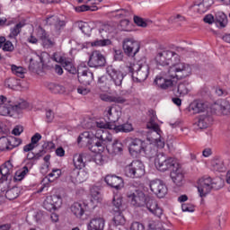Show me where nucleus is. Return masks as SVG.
Masks as SVG:
<instances>
[{"mask_svg": "<svg viewBox=\"0 0 230 230\" xmlns=\"http://www.w3.org/2000/svg\"><path fill=\"white\" fill-rule=\"evenodd\" d=\"M173 58L179 61V56L172 50H161L156 54L155 59L158 66H171L166 73V78L158 76L155 79V84L160 89H170L177 84V80L191 75V66L186 63H174Z\"/></svg>", "mask_w": 230, "mask_h": 230, "instance_id": "nucleus-1", "label": "nucleus"}, {"mask_svg": "<svg viewBox=\"0 0 230 230\" xmlns=\"http://www.w3.org/2000/svg\"><path fill=\"white\" fill-rule=\"evenodd\" d=\"M127 196L128 199L131 200L132 206L136 208H143L146 206L148 211L155 215V217H158V218L163 215V208L159 207L157 201L145 195V192L136 190L135 192L128 193Z\"/></svg>", "mask_w": 230, "mask_h": 230, "instance_id": "nucleus-2", "label": "nucleus"}, {"mask_svg": "<svg viewBox=\"0 0 230 230\" xmlns=\"http://www.w3.org/2000/svg\"><path fill=\"white\" fill-rule=\"evenodd\" d=\"M128 144V151L131 155H137L141 152L145 153L149 157H154L157 154V150L152 148V145L146 146V143L138 137H130Z\"/></svg>", "mask_w": 230, "mask_h": 230, "instance_id": "nucleus-3", "label": "nucleus"}, {"mask_svg": "<svg viewBox=\"0 0 230 230\" xmlns=\"http://www.w3.org/2000/svg\"><path fill=\"white\" fill-rule=\"evenodd\" d=\"M155 164L159 172H168V170H172V172L177 168V166H179L175 158L167 157L164 154L157 155L155 159Z\"/></svg>", "mask_w": 230, "mask_h": 230, "instance_id": "nucleus-4", "label": "nucleus"}, {"mask_svg": "<svg viewBox=\"0 0 230 230\" xmlns=\"http://www.w3.org/2000/svg\"><path fill=\"white\" fill-rule=\"evenodd\" d=\"M114 31V27L111 24H104L99 28V35L101 39H97L92 42V46L96 48H103L105 46H111L112 41L109 39V35Z\"/></svg>", "mask_w": 230, "mask_h": 230, "instance_id": "nucleus-5", "label": "nucleus"}, {"mask_svg": "<svg viewBox=\"0 0 230 230\" xmlns=\"http://www.w3.org/2000/svg\"><path fill=\"white\" fill-rule=\"evenodd\" d=\"M124 173L129 179H139L145 175V164L140 160H134L125 166Z\"/></svg>", "mask_w": 230, "mask_h": 230, "instance_id": "nucleus-6", "label": "nucleus"}, {"mask_svg": "<svg viewBox=\"0 0 230 230\" xmlns=\"http://www.w3.org/2000/svg\"><path fill=\"white\" fill-rule=\"evenodd\" d=\"M23 109H28V102L22 101L19 103H13L8 101L7 103L0 105V116H13V112H21Z\"/></svg>", "mask_w": 230, "mask_h": 230, "instance_id": "nucleus-7", "label": "nucleus"}, {"mask_svg": "<svg viewBox=\"0 0 230 230\" xmlns=\"http://www.w3.org/2000/svg\"><path fill=\"white\" fill-rule=\"evenodd\" d=\"M105 134V130L97 129L94 137L88 141L89 150L93 154H102L105 150V146L102 144V136Z\"/></svg>", "mask_w": 230, "mask_h": 230, "instance_id": "nucleus-8", "label": "nucleus"}, {"mask_svg": "<svg viewBox=\"0 0 230 230\" xmlns=\"http://www.w3.org/2000/svg\"><path fill=\"white\" fill-rule=\"evenodd\" d=\"M128 71L137 82H145L148 78V66H146L134 64L128 66Z\"/></svg>", "mask_w": 230, "mask_h": 230, "instance_id": "nucleus-9", "label": "nucleus"}, {"mask_svg": "<svg viewBox=\"0 0 230 230\" xmlns=\"http://www.w3.org/2000/svg\"><path fill=\"white\" fill-rule=\"evenodd\" d=\"M122 48L128 57H136L139 53V49H141L138 41L134 40V38L124 39Z\"/></svg>", "mask_w": 230, "mask_h": 230, "instance_id": "nucleus-10", "label": "nucleus"}, {"mask_svg": "<svg viewBox=\"0 0 230 230\" xmlns=\"http://www.w3.org/2000/svg\"><path fill=\"white\" fill-rule=\"evenodd\" d=\"M149 188L158 199H164L166 193H168V187L163 180L155 179L150 181Z\"/></svg>", "mask_w": 230, "mask_h": 230, "instance_id": "nucleus-11", "label": "nucleus"}, {"mask_svg": "<svg viewBox=\"0 0 230 230\" xmlns=\"http://www.w3.org/2000/svg\"><path fill=\"white\" fill-rule=\"evenodd\" d=\"M62 206V196L60 195H52L48 196L43 202V208L47 211H55Z\"/></svg>", "mask_w": 230, "mask_h": 230, "instance_id": "nucleus-12", "label": "nucleus"}, {"mask_svg": "<svg viewBox=\"0 0 230 230\" xmlns=\"http://www.w3.org/2000/svg\"><path fill=\"white\" fill-rule=\"evenodd\" d=\"M212 190L213 189L211 185V177L204 176L199 180L198 191L201 199H204V197H206V195L210 193Z\"/></svg>", "mask_w": 230, "mask_h": 230, "instance_id": "nucleus-13", "label": "nucleus"}, {"mask_svg": "<svg viewBox=\"0 0 230 230\" xmlns=\"http://www.w3.org/2000/svg\"><path fill=\"white\" fill-rule=\"evenodd\" d=\"M105 57H103V54L95 50L89 58L88 66L90 67H103V66H105Z\"/></svg>", "mask_w": 230, "mask_h": 230, "instance_id": "nucleus-14", "label": "nucleus"}, {"mask_svg": "<svg viewBox=\"0 0 230 230\" xmlns=\"http://www.w3.org/2000/svg\"><path fill=\"white\" fill-rule=\"evenodd\" d=\"M104 181L108 186L115 190H121L125 186L123 178L116 176V174H108L105 176Z\"/></svg>", "mask_w": 230, "mask_h": 230, "instance_id": "nucleus-15", "label": "nucleus"}, {"mask_svg": "<svg viewBox=\"0 0 230 230\" xmlns=\"http://www.w3.org/2000/svg\"><path fill=\"white\" fill-rule=\"evenodd\" d=\"M106 71L109 76L111 78L112 82H114L115 85L119 87V85L123 84V78H125V75H123V73L116 70L113 66H108L106 68Z\"/></svg>", "mask_w": 230, "mask_h": 230, "instance_id": "nucleus-16", "label": "nucleus"}, {"mask_svg": "<svg viewBox=\"0 0 230 230\" xmlns=\"http://www.w3.org/2000/svg\"><path fill=\"white\" fill-rule=\"evenodd\" d=\"M77 78L80 84H83V85H91V83L94 82V75L89 69L78 72Z\"/></svg>", "mask_w": 230, "mask_h": 230, "instance_id": "nucleus-17", "label": "nucleus"}, {"mask_svg": "<svg viewBox=\"0 0 230 230\" xmlns=\"http://www.w3.org/2000/svg\"><path fill=\"white\" fill-rule=\"evenodd\" d=\"M104 116L107 119L108 123H113V125H116V122L119 121L121 116V111L113 109L112 107H108L104 111Z\"/></svg>", "mask_w": 230, "mask_h": 230, "instance_id": "nucleus-18", "label": "nucleus"}, {"mask_svg": "<svg viewBox=\"0 0 230 230\" xmlns=\"http://www.w3.org/2000/svg\"><path fill=\"white\" fill-rule=\"evenodd\" d=\"M88 230H103L105 229V219L102 217H96L90 220L87 225Z\"/></svg>", "mask_w": 230, "mask_h": 230, "instance_id": "nucleus-19", "label": "nucleus"}, {"mask_svg": "<svg viewBox=\"0 0 230 230\" xmlns=\"http://www.w3.org/2000/svg\"><path fill=\"white\" fill-rule=\"evenodd\" d=\"M47 23L49 24V26H54L56 31H62V30H64V28H66V21L64 20H60V18L57 17V16H50L49 18H47Z\"/></svg>", "mask_w": 230, "mask_h": 230, "instance_id": "nucleus-20", "label": "nucleus"}, {"mask_svg": "<svg viewBox=\"0 0 230 230\" xmlns=\"http://www.w3.org/2000/svg\"><path fill=\"white\" fill-rule=\"evenodd\" d=\"M190 111H192L193 114L204 112L208 111V103H206L204 101L196 100L190 103Z\"/></svg>", "mask_w": 230, "mask_h": 230, "instance_id": "nucleus-21", "label": "nucleus"}, {"mask_svg": "<svg viewBox=\"0 0 230 230\" xmlns=\"http://www.w3.org/2000/svg\"><path fill=\"white\" fill-rule=\"evenodd\" d=\"M0 173L3 181H8V177L13 173L12 161H7L0 166Z\"/></svg>", "mask_w": 230, "mask_h": 230, "instance_id": "nucleus-22", "label": "nucleus"}, {"mask_svg": "<svg viewBox=\"0 0 230 230\" xmlns=\"http://www.w3.org/2000/svg\"><path fill=\"white\" fill-rule=\"evenodd\" d=\"M171 179L178 187L182 186L184 173H182V170L179 169V166H176V168L171 172Z\"/></svg>", "mask_w": 230, "mask_h": 230, "instance_id": "nucleus-23", "label": "nucleus"}, {"mask_svg": "<svg viewBox=\"0 0 230 230\" xmlns=\"http://www.w3.org/2000/svg\"><path fill=\"white\" fill-rule=\"evenodd\" d=\"M73 215L76 217V218H82L84 217L85 210L87 209V206L85 203L75 202L70 208Z\"/></svg>", "mask_w": 230, "mask_h": 230, "instance_id": "nucleus-24", "label": "nucleus"}, {"mask_svg": "<svg viewBox=\"0 0 230 230\" xmlns=\"http://www.w3.org/2000/svg\"><path fill=\"white\" fill-rule=\"evenodd\" d=\"M72 179H75L77 182H85L89 179V172L85 170L74 169L71 172Z\"/></svg>", "mask_w": 230, "mask_h": 230, "instance_id": "nucleus-25", "label": "nucleus"}, {"mask_svg": "<svg viewBox=\"0 0 230 230\" xmlns=\"http://www.w3.org/2000/svg\"><path fill=\"white\" fill-rule=\"evenodd\" d=\"M146 128L152 132H155V134H157V136H161V134H163L161 128H159V124L155 123V114L154 111L151 113L149 121L146 124Z\"/></svg>", "mask_w": 230, "mask_h": 230, "instance_id": "nucleus-26", "label": "nucleus"}, {"mask_svg": "<svg viewBox=\"0 0 230 230\" xmlns=\"http://www.w3.org/2000/svg\"><path fill=\"white\" fill-rule=\"evenodd\" d=\"M113 130L116 134L119 132H124L125 134H128V132H133L134 127L132 126V123H124L121 125L118 124H113Z\"/></svg>", "mask_w": 230, "mask_h": 230, "instance_id": "nucleus-27", "label": "nucleus"}, {"mask_svg": "<svg viewBox=\"0 0 230 230\" xmlns=\"http://www.w3.org/2000/svg\"><path fill=\"white\" fill-rule=\"evenodd\" d=\"M213 123V117L211 115L203 114L199 115V120H198V127L199 128H208L209 125Z\"/></svg>", "mask_w": 230, "mask_h": 230, "instance_id": "nucleus-28", "label": "nucleus"}, {"mask_svg": "<svg viewBox=\"0 0 230 230\" xmlns=\"http://www.w3.org/2000/svg\"><path fill=\"white\" fill-rule=\"evenodd\" d=\"M214 22L217 28H226L227 26V15L222 12L217 13Z\"/></svg>", "mask_w": 230, "mask_h": 230, "instance_id": "nucleus-29", "label": "nucleus"}, {"mask_svg": "<svg viewBox=\"0 0 230 230\" xmlns=\"http://www.w3.org/2000/svg\"><path fill=\"white\" fill-rule=\"evenodd\" d=\"M85 155L80 154V155H75L73 158V163L75 170H82V168H85Z\"/></svg>", "mask_w": 230, "mask_h": 230, "instance_id": "nucleus-30", "label": "nucleus"}, {"mask_svg": "<svg viewBox=\"0 0 230 230\" xmlns=\"http://www.w3.org/2000/svg\"><path fill=\"white\" fill-rule=\"evenodd\" d=\"M208 1L209 0H199L194 3V6L198 7L197 8L198 13H206V12L209 10L212 4L211 3L208 4Z\"/></svg>", "mask_w": 230, "mask_h": 230, "instance_id": "nucleus-31", "label": "nucleus"}, {"mask_svg": "<svg viewBox=\"0 0 230 230\" xmlns=\"http://www.w3.org/2000/svg\"><path fill=\"white\" fill-rule=\"evenodd\" d=\"M75 27L78 28V30H81L82 33L87 37H91V31H93V28H91L89 23L85 22H75Z\"/></svg>", "mask_w": 230, "mask_h": 230, "instance_id": "nucleus-32", "label": "nucleus"}, {"mask_svg": "<svg viewBox=\"0 0 230 230\" xmlns=\"http://www.w3.org/2000/svg\"><path fill=\"white\" fill-rule=\"evenodd\" d=\"M19 195H21V188L15 186L7 190L5 192V198L8 200H15Z\"/></svg>", "mask_w": 230, "mask_h": 230, "instance_id": "nucleus-33", "label": "nucleus"}, {"mask_svg": "<svg viewBox=\"0 0 230 230\" xmlns=\"http://www.w3.org/2000/svg\"><path fill=\"white\" fill-rule=\"evenodd\" d=\"M4 85L8 89H13V91H17L19 87H21V81H19L16 78L11 77L5 80Z\"/></svg>", "mask_w": 230, "mask_h": 230, "instance_id": "nucleus-34", "label": "nucleus"}, {"mask_svg": "<svg viewBox=\"0 0 230 230\" xmlns=\"http://www.w3.org/2000/svg\"><path fill=\"white\" fill-rule=\"evenodd\" d=\"M177 93L180 96H186L190 93V83L188 81L180 83L177 86Z\"/></svg>", "mask_w": 230, "mask_h": 230, "instance_id": "nucleus-35", "label": "nucleus"}, {"mask_svg": "<svg viewBox=\"0 0 230 230\" xmlns=\"http://www.w3.org/2000/svg\"><path fill=\"white\" fill-rule=\"evenodd\" d=\"M40 40H41L44 48H51L55 43L49 39L48 32L46 31H41L40 35Z\"/></svg>", "mask_w": 230, "mask_h": 230, "instance_id": "nucleus-36", "label": "nucleus"}, {"mask_svg": "<svg viewBox=\"0 0 230 230\" xmlns=\"http://www.w3.org/2000/svg\"><path fill=\"white\" fill-rule=\"evenodd\" d=\"M25 25H26V23H24L23 22H20L15 26L11 28L9 39H15V37H17V35H19V33H21V30H22V28H24Z\"/></svg>", "mask_w": 230, "mask_h": 230, "instance_id": "nucleus-37", "label": "nucleus"}, {"mask_svg": "<svg viewBox=\"0 0 230 230\" xmlns=\"http://www.w3.org/2000/svg\"><path fill=\"white\" fill-rule=\"evenodd\" d=\"M48 89L54 94H62L63 93H66V88L63 85L57 84L55 83L49 84Z\"/></svg>", "mask_w": 230, "mask_h": 230, "instance_id": "nucleus-38", "label": "nucleus"}, {"mask_svg": "<svg viewBox=\"0 0 230 230\" xmlns=\"http://www.w3.org/2000/svg\"><path fill=\"white\" fill-rule=\"evenodd\" d=\"M112 204L114 212L125 211V205H123V199L121 197L113 198Z\"/></svg>", "mask_w": 230, "mask_h": 230, "instance_id": "nucleus-39", "label": "nucleus"}, {"mask_svg": "<svg viewBox=\"0 0 230 230\" xmlns=\"http://www.w3.org/2000/svg\"><path fill=\"white\" fill-rule=\"evenodd\" d=\"M103 100L105 102H110V103H125L127 102V99H125L123 96L119 95H115V96H111V95H104Z\"/></svg>", "mask_w": 230, "mask_h": 230, "instance_id": "nucleus-40", "label": "nucleus"}, {"mask_svg": "<svg viewBox=\"0 0 230 230\" xmlns=\"http://www.w3.org/2000/svg\"><path fill=\"white\" fill-rule=\"evenodd\" d=\"M61 66H63L64 69H66V71L70 73V75H76L77 73L76 67L73 66V63L71 61H67V59H65V61H63Z\"/></svg>", "mask_w": 230, "mask_h": 230, "instance_id": "nucleus-41", "label": "nucleus"}, {"mask_svg": "<svg viewBox=\"0 0 230 230\" xmlns=\"http://www.w3.org/2000/svg\"><path fill=\"white\" fill-rule=\"evenodd\" d=\"M113 222L115 226H123L125 224V216L122 211L114 212Z\"/></svg>", "mask_w": 230, "mask_h": 230, "instance_id": "nucleus-42", "label": "nucleus"}, {"mask_svg": "<svg viewBox=\"0 0 230 230\" xmlns=\"http://www.w3.org/2000/svg\"><path fill=\"white\" fill-rule=\"evenodd\" d=\"M93 139V137H91V132L89 131H84L77 138V143L80 145V143H88Z\"/></svg>", "mask_w": 230, "mask_h": 230, "instance_id": "nucleus-43", "label": "nucleus"}, {"mask_svg": "<svg viewBox=\"0 0 230 230\" xmlns=\"http://www.w3.org/2000/svg\"><path fill=\"white\" fill-rule=\"evenodd\" d=\"M212 190H221L224 188V180L220 177H217L214 180L211 179Z\"/></svg>", "mask_w": 230, "mask_h": 230, "instance_id": "nucleus-44", "label": "nucleus"}, {"mask_svg": "<svg viewBox=\"0 0 230 230\" xmlns=\"http://www.w3.org/2000/svg\"><path fill=\"white\" fill-rule=\"evenodd\" d=\"M0 150L1 152L10 151V142L7 137H0Z\"/></svg>", "mask_w": 230, "mask_h": 230, "instance_id": "nucleus-45", "label": "nucleus"}, {"mask_svg": "<svg viewBox=\"0 0 230 230\" xmlns=\"http://www.w3.org/2000/svg\"><path fill=\"white\" fill-rule=\"evenodd\" d=\"M133 20L135 24H137V26H139L140 28H146V26H148V22H150V21L145 20L137 15L134 16Z\"/></svg>", "mask_w": 230, "mask_h": 230, "instance_id": "nucleus-46", "label": "nucleus"}, {"mask_svg": "<svg viewBox=\"0 0 230 230\" xmlns=\"http://www.w3.org/2000/svg\"><path fill=\"white\" fill-rule=\"evenodd\" d=\"M96 10H98L97 6H89V5H80L75 7V12H77L78 13H81L82 12H96Z\"/></svg>", "mask_w": 230, "mask_h": 230, "instance_id": "nucleus-47", "label": "nucleus"}, {"mask_svg": "<svg viewBox=\"0 0 230 230\" xmlns=\"http://www.w3.org/2000/svg\"><path fill=\"white\" fill-rule=\"evenodd\" d=\"M11 70L13 73V75H16V76H20V78L24 77V68L22 66H17L15 65H12Z\"/></svg>", "mask_w": 230, "mask_h": 230, "instance_id": "nucleus-48", "label": "nucleus"}, {"mask_svg": "<svg viewBox=\"0 0 230 230\" xmlns=\"http://www.w3.org/2000/svg\"><path fill=\"white\" fill-rule=\"evenodd\" d=\"M42 65L39 62H33L32 60H31V63L29 65V69L30 71H31L32 73H40V71L42 70Z\"/></svg>", "mask_w": 230, "mask_h": 230, "instance_id": "nucleus-49", "label": "nucleus"}, {"mask_svg": "<svg viewBox=\"0 0 230 230\" xmlns=\"http://www.w3.org/2000/svg\"><path fill=\"white\" fill-rule=\"evenodd\" d=\"M215 109L216 111H220L221 114H226L230 109V105L225 102L221 104H215Z\"/></svg>", "mask_w": 230, "mask_h": 230, "instance_id": "nucleus-50", "label": "nucleus"}, {"mask_svg": "<svg viewBox=\"0 0 230 230\" xmlns=\"http://www.w3.org/2000/svg\"><path fill=\"white\" fill-rule=\"evenodd\" d=\"M62 175V171L60 169H53L51 172L49 173V182H53L55 179H58Z\"/></svg>", "mask_w": 230, "mask_h": 230, "instance_id": "nucleus-51", "label": "nucleus"}, {"mask_svg": "<svg viewBox=\"0 0 230 230\" xmlns=\"http://www.w3.org/2000/svg\"><path fill=\"white\" fill-rule=\"evenodd\" d=\"M9 139V146L11 150H13V148H17L22 143V140L21 138L11 137Z\"/></svg>", "mask_w": 230, "mask_h": 230, "instance_id": "nucleus-52", "label": "nucleus"}, {"mask_svg": "<svg viewBox=\"0 0 230 230\" xmlns=\"http://www.w3.org/2000/svg\"><path fill=\"white\" fill-rule=\"evenodd\" d=\"M2 49L3 51H8L9 53H12L13 51H14L15 47H13V43H12V41L5 40V42H4Z\"/></svg>", "mask_w": 230, "mask_h": 230, "instance_id": "nucleus-53", "label": "nucleus"}, {"mask_svg": "<svg viewBox=\"0 0 230 230\" xmlns=\"http://www.w3.org/2000/svg\"><path fill=\"white\" fill-rule=\"evenodd\" d=\"M114 123H103V122H96V127L97 128L101 129L102 128H108L109 130H114Z\"/></svg>", "mask_w": 230, "mask_h": 230, "instance_id": "nucleus-54", "label": "nucleus"}, {"mask_svg": "<svg viewBox=\"0 0 230 230\" xmlns=\"http://www.w3.org/2000/svg\"><path fill=\"white\" fill-rule=\"evenodd\" d=\"M112 148L115 154H119V152H123V144L118 140H115L112 144Z\"/></svg>", "mask_w": 230, "mask_h": 230, "instance_id": "nucleus-55", "label": "nucleus"}, {"mask_svg": "<svg viewBox=\"0 0 230 230\" xmlns=\"http://www.w3.org/2000/svg\"><path fill=\"white\" fill-rule=\"evenodd\" d=\"M212 166L217 172H222L224 170V162L222 160H214L212 162Z\"/></svg>", "mask_w": 230, "mask_h": 230, "instance_id": "nucleus-56", "label": "nucleus"}, {"mask_svg": "<svg viewBox=\"0 0 230 230\" xmlns=\"http://www.w3.org/2000/svg\"><path fill=\"white\" fill-rule=\"evenodd\" d=\"M103 141H108V143L112 142V135L107 130H105V132L101 136L102 145H103Z\"/></svg>", "mask_w": 230, "mask_h": 230, "instance_id": "nucleus-57", "label": "nucleus"}, {"mask_svg": "<svg viewBox=\"0 0 230 230\" xmlns=\"http://www.w3.org/2000/svg\"><path fill=\"white\" fill-rule=\"evenodd\" d=\"M181 209L183 212L193 213L195 211V207L190 203H183L181 205Z\"/></svg>", "mask_w": 230, "mask_h": 230, "instance_id": "nucleus-58", "label": "nucleus"}, {"mask_svg": "<svg viewBox=\"0 0 230 230\" xmlns=\"http://www.w3.org/2000/svg\"><path fill=\"white\" fill-rule=\"evenodd\" d=\"M42 150H45L46 153L49 150H53L55 148V144L53 142H45L42 145Z\"/></svg>", "mask_w": 230, "mask_h": 230, "instance_id": "nucleus-59", "label": "nucleus"}, {"mask_svg": "<svg viewBox=\"0 0 230 230\" xmlns=\"http://www.w3.org/2000/svg\"><path fill=\"white\" fill-rule=\"evenodd\" d=\"M114 60L121 62L123 60V51L121 49H115Z\"/></svg>", "mask_w": 230, "mask_h": 230, "instance_id": "nucleus-60", "label": "nucleus"}, {"mask_svg": "<svg viewBox=\"0 0 230 230\" xmlns=\"http://www.w3.org/2000/svg\"><path fill=\"white\" fill-rule=\"evenodd\" d=\"M130 230H145V226L139 222L132 223Z\"/></svg>", "mask_w": 230, "mask_h": 230, "instance_id": "nucleus-61", "label": "nucleus"}, {"mask_svg": "<svg viewBox=\"0 0 230 230\" xmlns=\"http://www.w3.org/2000/svg\"><path fill=\"white\" fill-rule=\"evenodd\" d=\"M54 119H55V113H53V111L48 110L46 111L47 123H51V121H53Z\"/></svg>", "mask_w": 230, "mask_h": 230, "instance_id": "nucleus-62", "label": "nucleus"}, {"mask_svg": "<svg viewBox=\"0 0 230 230\" xmlns=\"http://www.w3.org/2000/svg\"><path fill=\"white\" fill-rule=\"evenodd\" d=\"M22 132H24V128H22V126H15L12 134H13V136H21Z\"/></svg>", "mask_w": 230, "mask_h": 230, "instance_id": "nucleus-63", "label": "nucleus"}, {"mask_svg": "<svg viewBox=\"0 0 230 230\" xmlns=\"http://www.w3.org/2000/svg\"><path fill=\"white\" fill-rule=\"evenodd\" d=\"M158 136H159V137L155 139V141L156 143V146L158 148H164V138L161 137V133Z\"/></svg>", "mask_w": 230, "mask_h": 230, "instance_id": "nucleus-64", "label": "nucleus"}]
</instances>
